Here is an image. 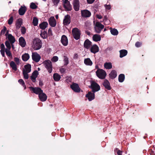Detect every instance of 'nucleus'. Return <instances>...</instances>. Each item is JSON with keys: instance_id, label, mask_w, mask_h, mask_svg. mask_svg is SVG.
Instances as JSON below:
<instances>
[{"instance_id": "obj_4", "label": "nucleus", "mask_w": 155, "mask_h": 155, "mask_svg": "<svg viewBox=\"0 0 155 155\" xmlns=\"http://www.w3.org/2000/svg\"><path fill=\"white\" fill-rule=\"evenodd\" d=\"M96 73L97 77L101 79H104L106 76L105 71L101 69H98L96 71Z\"/></svg>"}, {"instance_id": "obj_52", "label": "nucleus", "mask_w": 155, "mask_h": 155, "mask_svg": "<svg viewBox=\"0 0 155 155\" xmlns=\"http://www.w3.org/2000/svg\"><path fill=\"white\" fill-rule=\"evenodd\" d=\"M66 69L65 68H60V71L61 74L64 73Z\"/></svg>"}, {"instance_id": "obj_44", "label": "nucleus", "mask_w": 155, "mask_h": 155, "mask_svg": "<svg viewBox=\"0 0 155 155\" xmlns=\"http://www.w3.org/2000/svg\"><path fill=\"white\" fill-rule=\"evenodd\" d=\"M5 45L7 48V49L10 50L11 48V45L8 41H5Z\"/></svg>"}, {"instance_id": "obj_56", "label": "nucleus", "mask_w": 155, "mask_h": 155, "mask_svg": "<svg viewBox=\"0 0 155 155\" xmlns=\"http://www.w3.org/2000/svg\"><path fill=\"white\" fill-rule=\"evenodd\" d=\"M141 43L139 42H137L135 44V46L137 47H139L141 46Z\"/></svg>"}, {"instance_id": "obj_49", "label": "nucleus", "mask_w": 155, "mask_h": 155, "mask_svg": "<svg viewBox=\"0 0 155 155\" xmlns=\"http://www.w3.org/2000/svg\"><path fill=\"white\" fill-rule=\"evenodd\" d=\"M59 1L60 0H52V2L54 4V5L56 6H57Z\"/></svg>"}, {"instance_id": "obj_45", "label": "nucleus", "mask_w": 155, "mask_h": 155, "mask_svg": "<svg viewBox=\"0 0 155 155\" xmlns=\"http://www.w3.org/2000/svg\"><path fill=\"white\" fill-rule=\"evenodd\" d=\"M14 61L15 62V63L17 65H19L20 64V59L19 58L17 57H15L14 58Z\"/></svg>"}, {"instance_id": "obj_11", "label": "nucleus", "mask_w": 155, "mask_h": 155, "mask_svg": "<svg viewBox=\"0 0 155 155\" xmlns=\"http://www.w3.org/2000/svg\"><path fill=\"white\" fill-rule=\"evenodd\" d=\"M29 88L34 93L38 95L43 91L39 87H30Z\"/></svg>"}, {"instance_id": "obj_60", "label": "nucleus", "mask_w": 155, "mask_h": 155, "mask_svg": "<svg viewBox=\"0 0 155 155\" xmlns=\"http://www.w3.org/2000/svg\"><path fill=\"white\" fill-rule=\"evenodd\" d=\"M48 33L49 35H52V31L50 28L48 30Z\"/></svg>"}, {"instance_id": "obj_28", "label": "nucleus", "mask_w": 155, "mask_h": 155, "mask_svg": "<svg viewBox=\"0 0 155 155\" xmlns=\"http://www.w3.org/2000/svg\"><path fill=\"white\" fill-rule=\"evenodd\" d=\"M92 38L93 41L97 42L101 40V36L100 35L96 34L93 36Z\"/></svg>"}, {"instance_id": "obj_8", "label": "nucleus", "mask_w": 155, "mask_h": 155, "mask_svg": "<svg viewBox=\"0 0 155 155\" xmlns=\"http://www.w3.org/2000/svg\"><path fill=\"white\" fill-rule=\"evenodd\" d=\"M32 60L36 62H38L41 58L40 55L37 52L32 53Z\"/></svg>"}, {"instance_id": "obj_1", "label": "nucleus", "mask_w": 155, "mask_h": 155, "mask_svg": "<svg viewBox=\"0 0 155 155\" xmlns=\"http://www.w3.org/2000/svg\"><path fill=\"white\" fill-rule=\"evenodd\" d=\"M42 45L41 41L38 38H35L33 41L32 44V47L35 50L40 49Z\"/></svg>"}, {"instance_id": "obj_3", "label": "nucleus", "mask_w": 155, "mask_h": 155, "mask_svg": "<svg viewBox=\"0 0 155 155\" xmlns=\"http://www.w3.org/2000/svg\"><path fill=\"white\" fill-rule=\"evenodd\" d=\"M91 85L89 87L92 89V91L93 93L98 91L100 89V87L97 83L94 81L91 82Z\"/></svg>"}, {"instance_id": "obj_5", "label": "nucleus", "mask_w": 155, "mask_h": 155, "mask_svg": "<svg viewBox=\"0 0 155 155\" xmlns=\"http://www.w3.org/2000/svg\"><path fill=\"white\" fill-rule=\"evenodd\" d=\"M72 34L74 38L76 40L80 39L81 35V32L77 28H73L72 31Z\"/></svg>"}, {"instance_id": "obj_46", "label": "nucleus", "mask_w": 155, "mask_h": 155, "mask_svg": "<svg viewBox=\"0 0 155 155\" xmlns=\"http://www.w3.org/2000/svg\"><path fill=\"white\" fill-rule=\"evenodd\" d=\"M28 73L25 72H24L23 71V74L24 76V78L25 79H28L29 78L28 74Z\"/></svg>"}, {"instance_id": "obj_43", "label": "nucleus", "mask_w": 155, "mask_h": 155, "mask_svg": "<svg viewBox=\"0 0 155 155\" xmlns=\"http://www.w3.org/2000/svg\"><path fill=\"white\" fill-rule=\"evenodd\" d=\"M6 54L7 56L9 57H12V55L10 51V50L6 49L5 50Z\"/></svg>"}, {"instance_id": "obj_18", "label": "nucleus", "mask_w": 155, "mask_h": 155, "mask_svg": "<svg viewBox=\"0 0 155 155\" xmlns=\"http://www.w3.org/2000/svg\"><path fill=\"white\" fill-rule=\"evenodd\" d=\"M92 46V42L88 39H86L84 42V47L87 49H90Z\"/></svg>"}, {"instance_id": "obj_37", "label": "nucleus", "mask_w": 155, "mask_h": 155, "mask_svg": "<svg viewBox=\"0 0 155 155\" xmlns=\"http://www.w3.org/2000/svg\"><path fill=\"white\" fill-rule=\"evenodd\" d=\"M125 79V76L123 74H120L118 77V80L120 82H122L124 81Z\"/></svg>"}, {"instance_id": "obj_38", "label": "nucleus", "mask_w": 155, "mask_h": 155, "mask_svg": "<svg viewBox=\"0 0 155 155\" xmlns=\"http://www.w3.org/2000/svg\"><path fill=\"white\" fill-rule=\"evenodd\" d=\"M95 26L102 29L104 28V26L99 22H97L95 24Z\"/></svg>"}, {"instance_id": "obj_63", "label": "nucleus", "mask_w": 155, "mask_h": 155, "mask_svg": "<svg viewBox=\"0 0 155 155\" xmlns=\"http://www.w3.org/2000/svg\"><path fill=\"white\" fill-rule=\"evenodd\" d=\"M96 16L97 18L99 19H101L102 18V16L100 15H97Z\"/></svg>"}, {"instance_id": "obj_48", "label": "nucleus", "mask_w": 155, "mask_h": 155, "mask_svg": "<svg viewBox=\"0 0 155 155\" xmlns=\"http://www.w3.org/2000/svg\"><path fill=\"white\" fill-rule=\"evenodd\" d=\"M21 33L24 34L26 32V29L24 27L22 26L21 28Z\"/></svg>"}, {"instance_id": "obj_13", "label": "nucleus", "mask_w": 155, "mask_h": 155, "mask_svg": "<svg viewBox=\"0 0 155 155\" xmlns=\"http://www.w3.org/2000/svg\"><path fill=\"white\" fill-rule=\"evenodd\" d=\"M94 93L92 91H89L86 95V97L87 98L89 101H91L95 98Z\"/></svg>"}, {"instance_id": "obj_27", "label": "nucleus", "mask_w": 155, "mask_h": 155, "mask_svg": "<svg viewBox=\"0 0 155 155\" xmlns=\"http://www.w3.org/2000/svg\"><path fill=\"white\" fill-rule=\"evenodd\" d=\"M17 65L14 61H11L10 63V66L12 68V69L15 71L17 70Z\"/></svg>"}, {"instance_id": "obj_6", "label": "nucleus", "mask_w": 155, "mask_h": 155, "mask_svg": "<svg viewBox=\"0 0 155 155\" xmlns=\"http://www.w3.org/2000/svg\"><path fill=\"white\" fill-rule=\"evenodd\" d=\"M8 31H7L5 35L6 36V38L8 39L9 41L11 44H13L15 41V37L11 34H8Z\"/></svg>"}, {"instance_id": "obj_14", "label": "nucleus", "mask_w": 155, "mask_h": 155, "mask_svg": "<svg viewBox=\"0 0 155 155\" xmlns=\"http://www.w3.org/2000/svg\"><path fill=\"white\" fill-rule=\"evenodd\" d=\"M50 25L52 27H54L56 24V21L53 16L51 17L48 20Z\"/></svg>"}, {"instance_id": "obj_24", "label": "nucleus", "mask_w": 155, "mask_h": 155, "mask_svg": "<svg viewBox=\"0 0 155 155\" xmlns=\"http://www.w3.org/2000/svg\"><path fill=\"white\" fill-rule=\"evenodd\" d=\"M19 45L22 47L25 46L26 43L24 38L23 37H21L19 39Z\"/></svg>"}, {"instance_id": "obj_42", "label": "nucleus", "mask_w": 155, "mask_h": 155, "mask_svg": "<svg viewBox=\"0 0 155 155\" xmlns=\"http://www.w3.org/2000/svg\"><path fill=\"white\" fill-rule=\"evenodd\" d=\"M18 82L20 84H21L23 86V87H24V89H25L26 88V87L25 84V82L24 81H23V80L22 79H20L18 80Z\"/></svg>"}, {"instance_id": "obj_25", "label": "nucleus", "mask_w": 155, "mask_h": 155, "mask_svg": "<svg viewBox=\"0 0 155 155\" xmlns=\"http://www.w3.org/2000/svg\"><path fill=\"white\" fill-rule=\"evenodd\" d=\"M84 63L87 66H91L93 64V62L90 58H86L84 59Z\"/></svg>"}, {"instance_id": "obj_62", "label": "nucleus", "mask_w": 155, "mask_h": 155, "mask_svg": "<svg viewBox=\"0 0 155 155\" xmlns=\"http://www.w3.org/2000/svg\"><path fill=\"white\" fill-rule=\"evenodd\" d=\"M117 153L118 155H122V152L120 150H118L117 152Z\"/></svg>"}, {"instance_id": "obj_34", "label": "nucleus", "mask_w": 155, "mask_h": 155, "mask_svg": "<svg viewBox=\"0 0 155 155\" xmlns=\"http://www.w3.org/2000/svg\"><path fill=\"white\" fill-rule=\"evenodd\" d=\"M48 25V23L46 22H44L39 25L40 28L42 29H45Z\"/></svg>"}, {"instance_id": "obj_17", "label": "nucleus", "mask_w": 155, "mask_h": 155, "mask_svg": "<svg viewBox=\"0 0 155 155\" xmlns=\"http://www.w3.org/2000/svg\"><path fill=\"white\" fill-rule=\"evenodd\" d=\"M38 74V71L36 70L34 71L32 73L31 77V79L33 82H35L36 78L37 77Z\"/></svg>"}, {"instance_id": "obj_7", "label": "nucleus", "mask_w": 155, "mask_h": 155, "mask_svg": "<svg viewBox=\"0 0 155 155\" xmlns=\"http://www.w3.org/2000/svg\"><path fill=\"white\" fill-rule=\"evenodd\" d=\"M64 7L67 11H71L72 9V7L69 2L68 0H64L63 3Z\"/></svg>"}, {"instance_id": "obj_55", "label": "nucleus", "mask_w": 155, "mask_h": 155, "mask_svg": "<svg viewBox=\"0 0 155 155\" xmlns=\"http://www.w3.org/2000/svg\"><path fill=\"white\" fill-rule=\"evenodd\" d=\"M104 7L106 8V9H107L108 10H109L111 8V6L110 5H105Z\"/></svg>"}, {"instance_id": "obj_36", "label": "nucleus", "mask_w": 155, "mask_h": 155, "mask_svg": "<svg viewBox=\"0 0 155 155\" xmlns=\"http://www.w3.org/2000/svg\"><path fill=\"white\" fill-rule=\"evenodd\" d=\"M40 35L41 36L43 39L46 38L48 37L47 33L45 31H41Z\"/></svg>"}, {"instance_id": "obj_40", "label": "nucleus", "mask_w": 155, "mask_h": 155, "mask_svg": "<svg viewBox=\"0 0 155 155\" xmlns=\"http://www.w3.org/2000/svg\"><path fill=\"white\" fill-rule=\"evenodd\" d=\"M30 8L33 9H37L38 6L34 2H31L30 5Z\"/></svg>"}, {"instance_id": "obj_29", "label": "nucleus", "mask_w": 155, "mask_h": 155, "mask_svg": "<svg viewBox=\"0 0 155 155\" xmlns=\"http://www.w3.org/2000/svg\"><path fill=\"white\" fill-rule=\"evenodd\" d=\"M109 77L112 79L115 78L117 76V74L116 71L114 70H112L109 74Z\"/></svg>"}, {"instance_id": "obj_16", "label": "nucleus", "mask_w": 155, "mask_h": 155, "mask_svg": "<svg viewBox=\"0 0 155 155\" xmlns=\"http://www.w3.org/2000/svg\"><path fill=\"white\" fill-rule=\"evenodd\" d=\"M71 87L75 92H78L80 91V88L77 84L75 83L72 84L71 85Z\"/></svg>"}, {"instance_id": "obj_64", "label": "nucleus", "mask_w": 155, "mask_h": 155, "mask_svg": "<svg viewBox=\"0 0 155 155\" xmlns=\"http://www.w3.org/2000/svg\"><path fill=\"white\" fill-rule=\"evenodd\" d=\"M108 20L107 17L106 15L104 17V19H103V21H106L107 20Z\"/></svg>"}, {"instance_id": "obj_23", "label": "nucleus", "mask_w": 155, "mask_h": 155, "mask_svg": "<svg viewBox=\"0 0 155 155\" xmlns=\"http://www.w3.org/2000/svg\"><path fill=\"white\" fill-rule=\"evenodd\" d=\"M103 85L105 88L108 90L111 89V87L109 82L107 80H105L103 84Z\"/></svg>"}, {"instance_id": "obj_47", "label": "nucleus", "mask_w": 155, "mask_h": 155, "mask_svg": "<svg viewBox=\"0 0 155 155\" xmlns=\"http://www.w3.org/2000/svg\"><path fill=\"white\" fill-rule=\"evenodd\" d=\"M58 59V57L57 56H54L52 58L51 60L53 62H56L57 61Z\"/></svg>"}, {"instance_id": "obj_53", "label": "nucleus", "mask_w": 155, "mask_h": 155, "mask_svg": "<svg viewBox=\"0 0 155 155\" xmlns=\"http://www.w3.org/2000/svg\"><path fill=\"white\" fill-rule=\"evenodd\" d=\"M6 30V28L4 26L3 29L1 30V34L4 35L5 34Z\"/></svg>"}, {"instance_id": "obj_33", "label": "nucleus", "mask_w": 155, "mask_h": 155, "mask_svg": "<svg viewBox=\"0 0 155 155\" xmlns=\"http://www.w3.org/2000/svg\"><path fill=\"white\" fill-rule=\"evenodd\" d=\"M105 68L106 69H110L112 68V64L111 62H105L104 64Z\"/></svg>"}, {"instance_id": "obj_54", "label": "nucleus", "mask_w": 155, "mask_h": 155, "mask_svg": "<svg viewBox=\"0 0 155 155\" xmlns=\"http://www.w3.org/2000/svg\"><path fill=\"white\" fill-rule=\"evenodd\" d=\"M104 23L105 25H108L110 23V21L109 20H107L106 21H104Z\"/></svg>"}, {"instance_id": "obj_51", "label": "nucleus", "mask_w": 155, "mask_h": 155, "mask_svg": "<svg viewBox=\"0 0 155 155\" xmlns=\"http://www.w3.org/2000/svg\"><path fill=\"white\" fill-rule=\"evenodd\" d=\"M95 31L96 33H100L101 31L102 30V29H100V28H98L97 27L95 26Z\"/></svg>"}, {"instance_id": "obj_61", "label": "nucleus", "mask_w": 155, "mask_h": 155, "mask_svg": "<svg viewBox=\"0 0 155 155\" xmlns=\"http://www.w3.org/2000/svg\"><path fill=\"white\" fill-rule=\"evenodd\" d=\"M0 47L1 48V50H4L5 49V45L3 44H2L0 46Z\"/></svg>"}, {"instance_id": "obj_26", "label": "nucleus", "mask_w": 155, "mask_h": 155, "mask_svg": "<svg viewBox=\"0 0 155 155\" xmlns=\"http://www.w3.org/2000/svg\"><path fill=\"white\" fill-rule=\"evenodd\" d=\"M22 23V20L21 18H19L18 19L16 22L15 25L17 29H19Z\"/></svg>"}, {"instance_id": "obj_20", "label": "nucleus", "mask_w": 155, "mask_h": 155, "mask_svg": "<svg viewBox=\"0 0 155 155\" xmlns=\"http://www.w3.org/2000/svg\"><path fill=\"white\" fill-rule=\"evenodd\" d=\"M38 97L40 100L41 101H46L47 99V96L46 95L45 93H44L43 91L39 94Z\"/></svg>"}, {"instance_id": "obj_2", "label": "nucleus", "mask_w": 155, "mask_h": 155, "mask_svg": "<svg viewBox=\"0 0 155 155\" xmlns=\"http://www.w3.org/2000/svg\"><path fill=\"white\" fill-rule=\"evenodd\" d=\"M43 64L45 68L49 73H51L52 70V65L51 61L49 60H45Z\"/></svg>"}, {"instance_id": "obj_35", "label": "nucleus", "mask_w": 155, "mask_h": 155, "mask_svg": "<svg viewBox=\"0 0 155 155\" xmlns=\"http://www.w3.org/2000/svg\"><path fill=\"white\" fill-rule=\"evenodd\" d=\"M29 55L27 53L25 54L22 56L23 60L25 61H26L28 60L29 58Z\"/></svg>"}, {"instance_id": "obj_50", "label": "nucleus", "mask_w": 155, "mask_h": 155, "mask_svg": "<svg viewBox=\"0 0 155 155\" xmlns=\"http://www.w3.org/2000/svg\"><path fill=\"white\" fill-rule=\"evenodd\" d=\"M13 18L12 16H11L8 20V23L9 25L12 24L13 22Z\"/></svg>"}, {"instance_id": "obj_57", "label": "nucleus", "mask_w": 155, "mask_h": 155, "mask_svg": "<svg viewBox=\"0 0 155 155\" xmlns=\"http://www.w3.org/2000/svg\"><path fill=\"white\" fill-rule=\"evenodd\" d=\"M67 79L66 80L67 82H71V77H67Z\"/></svg>"}, {"instance_id": "obj_15", "label": "nucleus", "mask_w": 155, "mask_h": 155, "mask_svg": "<svg viewBox=\"0 0 155 155\" xmlns=\"http://www.w3.org/2000/svg\"><path fill=\"white\" fill-rule=\"evenodd\" d=\"M61 42L62 44L64 46H66L68 44V41L67 37L65 35H63L61 37Z\"/></svg>"}, {"instance_id": "obj_41", "label": "nucleus", "mask_w": 155, "mask_h": 155, "mask_svg": "<svg viewBox=\"0 0 155 155\" xmlns=\"http://www.w3.org/2000/svg\"><path fill=\"white\" fill-rule=\"evenodd\" d=\"M32 23L35 26L37 25L38 23V19L36 17H34Z\"/></svg>"}, {"instance_id": "obj_9", "label": "nucleus", "mask_w": 155, "mask_h": 155, "mask_svg": "<svg viewBox=\"0 0 155 155\" xmlns=\"http://www.w3.org/2000/svg\"><path fill=\"white\" fill-rule=\"evenodd\" d=\"M81 15L83 18H88L91 16V13L89 11L85 9L81 11Z\"/></svg>"}, {"instance_id": "obj_30", "label": "nucleus", "mask_w": 155, "mask_h": 155, "mask_svg": "<svg viewBox=\"0 0 155 155\" xmlns=\"http://www.w3.org/2000/svg\"><path fill=\"white\" fill-rule=\"evenodd\" d=\"M61 76L57 73H54L53 75V78L56 81H59L61 79Z\"/></svg>"}, {"instance_id": "obj_21", "label": "nucleus", "mask_w": 155, "mask_h": 155, "mask_svg": "<svg viewBox=\"0 0 155 155\" xmlns=\"http://www.w3.org/2000/svg\"><path fill=\"white\" fill-rule=\"evenodd\" d=\"M26 9V8L25 6H21L18 10L19 15H23L25 14Z\"/></svg>"}, {"instance_id": "obj_39", "label": "nucleus", "mask_w": 155, "mask_h": 155, "mask_svg": "<svg viewBox=\"0 0 155 155\" xmlns=\"http://www.w3.org/2000/svg\"><path fill=\"white\" fill-rule=\"evenodd\" d=\"M63 61L64 65H67L69 63L68 58L66 56H64V57Z\"/></svg>"}, {"instance_id": "obj_58", "label": "nucleus", "mask_w": 155, "mask_h": 155, "mask_svg": "<svg viewBox=\"0 0 155 155\" xmlns=\"http://www.w3.org/2000/svg\"><path fill=\"white\" fill-rule=\"evenodd\" d=\"M0 52L1 53V54H2V56L3 57H5V55L4 50H0Z\"/></svg>"}, {"instance_id": "obj_10", "label": "nucleus", "mask_w": 155, "mask_h": 155, "mask_svg": "<svg viewBox=\"0 0 155 155\" xmlns=\"http://www.w3.org/2000/svg\"><path fill=\"white\" fill-rule=\"evenodd\" d=\"M71 22V18L69 15H67L64 16L63 24L64 25H68Z\"/></svg>"}, {"instance_id": "obj_32", "label": "nucleus", "mask_w": 155, "mask_h": 155, "mask_svg": "<svg viewBox=\"0 0 155 155\" xmlns=\"http://www.w3.org/2000/svg\"><path fill=\"white\" fill-rule=\"evenodd\" d=\"M120 58H122L127 55V51L125 50H122L120 51Z\"/></svg>"}, {"instance_id": "obj_19", "label": "nucleus", "mask_w": 155, "mask_h": 155, "mask_svg": "<svg viewBox=\"0 0 155 155\" xmlns=\"http://www.w3.org/2000/svg\"><path fill=\"white\" fill-rule=\"evenodd\" d=\"M73 4L74 10L78 11L79 10L80 7L79 0H73Z\"/></svg>"}, {"instance_id": "obj_59", "label": "nucleus", "mask_w": 155, "mask_h": 155, "mask_svg": "<svg viewBox=\"0 0 155 155\" xmlns=\"http://www.w3.org/2000/svg\"><path fill=\"white\" fill-rule=\"evenodd\" d=\"M94 1L95 0H87V2L90 4L93 3Z\"/></svg>"}, {"instance_id": "obj_12", "label": "nucleus", "mask_w": 155, "mask_h": 155, "mask_svg": "<svg viewBox=\"0 0 155 155\" xmlns=\"http://www.w3.org/2000/svg\"><path fill=\"white\" fill-rule=\"evenodd\" d=\"M91 52L94 54H95L98 52L99 51V47L97 45L94 44L92 45L90 48Z\"/></svg>"}, {"instance_id": "obj_22", "label": "nucleus", "mask_w": 155, "mask_h": 155, "mask_svg": "<svg viewBox=\"0 0 155 155\" xmlns=\"http://www.w3.org/2000/svg\"><path fill=\"white\" fill-rule=\"evenodd\" d=\"M31 66L30 64H28L24 66V68L23 70V72L29 73L31 71Z\"/></svg>"}, {"instance_id": "obj_31", "label": "nucleus", "mask_w": 155, "mask_h": 155, "mask_svg": "<svg viewBox=\"0 0 155 155\" xmlns=\"http://www.w3.org/2000/svg\"><path fill=\"white\" fill-rule=\"evenodd\" d=\"M110 32L111 34L113 35H117L118 34V32L117 30L115 28H112L110 27Z\"/></svg>"}]
</instances>
